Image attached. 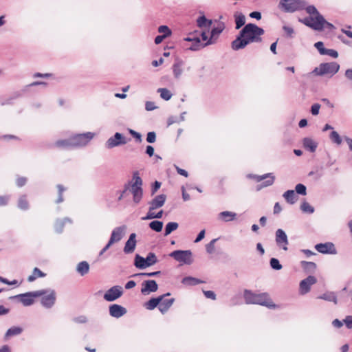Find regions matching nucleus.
<instances>
[{
  "instance_id": "obj_10",
  "label": "nucleus",
  "mask_w": 352,
  "mask_h": 352,
  "mask_svg": "<svg viewBox=\"0 0 352 352\" xmlns=\"http://www.w3.org/2000/svg\"><path fill=\"white\" fill-rule=\"evenodd\" d=\"M94 137V133L87 132L74 135L71 137L73 142V147L78 148L86 146Z\"/></svg>"
},
{
  "instance_id": "obj_37",
  "label": "nucleus",
  "mask_w": 352,
  "mask_h": 352,
  "mask_svg": "<svg viewBox=\"0 0 352 352\" xmlns=\"http://www.w3.org/2000/svg\"><path fill=\"white\" fill-rule=\"evenodd\" d=\"M300 263L306 272L313 273L316 269V264L314 262L302 261Z\"/></svg>"
},
{
  "instance_id": "obj_11",
  "label": "nucleus",
  "mask_w": 352,
  "mask_h": 352,
  "mask_svg": "<svg viewBox=\"0 0 352 352\" xmlns=\"http://www.w3.org/2000/svg\"><path fill=\"white\" fill-rule=\"evenodd\" d=\"M129 140V139H127L123 134L117 132L107 140L105 147L108 149H111L116 146L126 144Z\"/></svg>"
},
{
  "instance_id": "obj_23",
  "label": "nucleus",
  "mask_w": 352,
  "mask_h": 352,
  "mask_svg": "<svg viewBox=\"0 0 352 352\" xmlns=\"http://www.w3.org/2000/svg\"><path fill=\"white\" fill-rule=\"evenodd\" d=\"M304 10L310 15V16H307V18H312L311 22L316 21L318 16H322L314 5H307V1H305Z\"/></svg>"
},
{
  "instance_id": "obj_42",
  "label": "nucleus",
  "mask_w": 352,
  "mask_h": 352,
  "mask_svg": "<svg viewBox=\"0 0 352 352\" xmlns=\"http://www.w3.org/2000/svg\"><path fill=\"white\" fill-rule=\"evenodd\" d=\"M179 227V224L177 222H168L164 230V236L169 235L172 232L176 230Z\"/></svg>"
},
{
  "instance_id": "obj_46",
  "label": "nucleus",
  "mask_w": 352,
  "mask_h": 352,
  "mask_svg": "<svg viewBox=\"0 0 352 352\" xmlns=\"http://www.w3.org/2000/svg\"><path fill=\"white\" fill-rule=\"evenodd\" d=\"M148 267L155 264L157 262L156 255L153 252H149L145 258Z\"/></svg>"
},
{
  "instance_id": "obj_40",
  "label": "nucleus",
  "mask_w": 352,
  "mask_h": 352,
  "mask_svg": "<svg viewBox=\"0 0 352 352\" xmlns=\"http://www.w3.org/2000/svg\"><path fill=\"white\" fill-rule=\"evenodd\" d=\"M17 206L22 210H27L29 209V203L27 199V195H23L19 197Z\"/></svg>"
},
{
  "instance_id": "obj_35",
  "label": "nucleus",
  "mask_w": 352,
  "mask_h": 352,
  "mask_svg": "<svg viewBox=\"0 0 352 352\" xmlns=\"http://www.w3.org/2000/svg\"><path fill=\"white\" fill-rule=\"evenodd\" d=\"M46 276V274L43 272L38 267H34L32 274L28 276V282H33L37 278H43Z\"/></svg>"
},
{
  "instance_id": "obj_3",
  "label": "nucleus",
  "mask_w": 352,
  "mask_h": 352,
  "mask_svg": "<svg viewBox=\"0 0 352 352\" xmlns=\"http://www.w3.org/2000/svg\"><path fill=\"white\" fill-rule=\"evenodd\" d=\"M132 182H130L129 190L133 195V201L135 204H138L143 197L142 184L143 182L139 175L138 171H135L133 173Z\"/></svg>"
},
{
  "instance_id": "obj_58",
  "label": "nucleus",
  "mask_w": 352,
  "mask_h": 352,
  "mask_svg": "<svg viewBox=\"0 0 352 352\" xmlns=\"http://www.w3.org/2000/svg\"><path fill=\"white\" fill-rule=\"evenodd\" d=\"M323 55H327V56H331L334 58H338V53L336 50H333V49H325L324 52V54Z\"/></svg>"
},
{
  "instance_id": "obj_43",
  "label": "nucleus",
  "mask_w": 352,
  "mask_h": 352,
  "mask_svg": "<svg viewBox=\"0 0 352 352\" xmlns=\"http://www.w3.org/2000/svg\"><path fill=\"white\" fill-rule=\"evenodd\" d=\"M149 228L153 231L160 232L163 228V222L157 220L153 221L149 223Z\"/></svg>"
},
{
  "instance_id": "obj_14",
  "label": "nucleus",
  "mask_w": 352,
  "mask_h": 352,
  "mask_svg": "<svg viewBox=\"0 0 352 352\" xmlns=\"http://www.w3.org/2000/svg\"><path fill=\"white\" fill-rule=\"evenodd\" d=\"M275 241L278 246L284 250H287L289 244L288 238L285 232L282 229H278L275 233Z\"/></svg>"
},
{
  "instance_id": "obj_50",
  "label": "nucleus",
  "mask_w": 352,
  "mask_h": 352,
  "mask_svg": "<svg viewBox=\"0 0 352 352\" xmlns=\"http://www.w3.org/2000/svg\"><path fill=\"white\" fill-rule=\"evenodd\" d=\"M270 267L275 270H280L283 268L282 265L280 263L278 259L276 258H272L270 260Z\"/></svg>"
},
{
  "instance_id": "obj_56",
  "label": "nucleus",
  "mask_w": 352,
  "mask_h": 352,
  "mask_svg": "<svg viewBox=\"0 0 352 352\" xmlns=\"http://www.w3.org/2000/svg\"><path fill=\"white\" fill-rule=\"evenodd\" d=\"M158 32L160 33H162V35H166V36H168L171 34V30L166 25H160L158 28Z\"/></svg>"
},
{
  "instance_id": "obj_48",
  "label": "nucleus",
  "mask_w": 352,
  "mask_h": 352,
  "mask_svg": "<svg viewBox=\"0 0 352 352\" xmlns=\"http://www.w3.org/2000/svg\"><path fill=\"white\" fill-rule=\"evenodd\" d=\"M329 138L333 142L336 143L338 145H340L342 143V138H340L338 133L336 131H333L330 133Z\"/></svg>"
},
{
  "instance_id": "obj_51",
  "label": "nucleus",
  "mask_w": 352,
  "mask_h": 352,
  "mask_svg": "<svg viewBox=\"0 0 352 352\" xmlns=\"http://www.w3.org/2000/svg\"><path fill=\"white\" fill-rule=\"evenodd\" d=\"M129 188H130V182H128L126 184H125L124 185V189L122 190H118L117 191V194L119 195L118 197V201H121L123 197H124L126 192L129 190Z\"/></svg>"
},
{
  "instance_id": "obj_53",
  "label": "nucleus",
  "mask_w": 352,
  "mask_h": 352,
  "mask_svg": "<svg viewBox=\"0 0 352 352\" xmlns=\"http://www.w3.org/2000/svg\"><path fill=\"white\" fill-rule=\"evenodd\" d=\"M295 190L296 193L301 195H305L307 194V188L302 184H298L295 187Z\"/></svg>"
},
{
  "instance_id": "obj_13",
  "label": "nucleus",
  "mask_w": 352,
  "mask_h": 352,
  "mask_svg": "<svg viewBox=\"0 0 352 352\" xmlns=\"http://www.w3.org/2000/svg\"><path fill=\"white\" fill-rule=\"evenodd\" d=\"M123 294L121 286L116 285L109 289L104 295V299L108 302H112L120 298Z\"/></svg>"
},
{
  "instance_id": "obj_15",
  "label": "nucleus",
  "mask_w": 352,
  "mask_h": 352,
  "mask_svg": "<svg viewBox=\"0 0 352 352\" xmlns=\"http://www.w3.org/2000/svg\"><path fill=\"white\" fill-rule=\"evenodd\" d=\"M317 280L314 276H309L300 283V293L302 295L306 294L310 291L311 286L316 283Z\"/></svg>"
},
{
  "instance_id": "obj_17",
  "label": "nucleus",
  "mask_w": 352,
  "mask_h": 352,
  "mask_svg": "<svg viewBox=\"0 0 352 352\" xmlns=\"http://www.w3.org/2000/svg\"><path fill=\"white\" fill-rule=\"evenodd\" d=\"M141 293L143 295L149 294L151 292H155L158 289V285L155 280H144L142 283Z\"/></svg>"
},
{
  "instance_id": "obj_16",
  "label": "nucleus",
  "mask_w": 352,
  "mask_h": 352,
  "mask_svg": "<svg viewBox=\"0 0 352 352\" xmlns=\"http://www.w3.org/2000/svg\"><path fill=\"white\" fill-rule=\"evenodd\" d=\"M315 249L320 253L322 254H337V250L335 245L331 242H327L324 243H318L315 245Z\"/></svg>"
},
{
  "instance_id": "obj_8",
  "label": "nucleus",
  "mask_w": 352,
  "mask_h": 352,
  "mask_svg": "<svg viewBox=\"0 0 352 352\" xmlns=\"http://www.w3.org/2000/svg\"><path fill=\"white\" fill-rule=\"evenodd\" d=\"M247 177L249 179H253L256 180L257 182H260L263 181L259 187H258L257 190H260L262 188H266L273 185L275 181V176L273 173H266L262 175H254V174H248Z\"/></svg>"
},
{
  "instance_id": "obj_36",
  "label": "nucleus",
  "mask_w": 352,
  "mask_h": 352,
  "mask_svg": "<svg viewBox=\"0 0 352 352\" xmlns=\"http://www.w3.org/2000/svg\"><path fill=\"white\" fill-rule=\"evenodd\" d=\"M89 265L87 261H81L77 265L76 271L81 276H85L89 272Z\"/></svg>"
},
{
  "instance_id": "obj_19",
  "label": "nucleus",
  "mask_w": 352,
  "mask_h": 352,
  "mask_svg": "<svg viewBox=\"0 0 352 352\" xmlns=\"http://www.w3.org/2000/svg\"><path fill=\"white\" fill-rule=\"evenodd\" d=\"M109 315L111 317L119 318L126 314V309L118 304L111 305L109 307Z\"/></svg>"
},
{
  "instance_id": "obj_47",
  "label": "nucleus",
  "mask_w": 352,
  "mask_h": 352,
  "mask_svg": "<svg viewBox=\"0 0 352 352\" xmlns=\"http://www.w3.org/2000/svg\"><path fill=\"white\" fill-rule=\"evenodd\" d=\"M318 298L327 301H333L336 302V296L333 292L324 293L322 295L318 296Z\"/></svg>"
},
{
  "instance_id": "obj_25",
  "label": "nucleus",
  "mask_w": 352,
  "mask_h": 352,
  "mask_svg": "<svg viewBox=\"0 0 352 352\" xmlns=\"http://www.w3.org/2000/svg\"><path fill=\"white\" fill-rule=\"evenodd\" d=\"M213 43H214V41H212V40H208L207 42L202 43H201V39H197L195 42H193L192 43V45L188 47V49L191 51H198Z\"/></svg>"
},
{
  "instance_id": "obj_38",
  "label": "nucleus",
  "mask_w": 352,
  "mask_h": 352,
  "mask_svg": "<svg viewBox=\"0 0 352 352\" xmlns=\"http://www.w3.org/2000/svg\"><path fill=\"white\" fill-rule=\"evenodd\" d=\"M212 21L208 20L204 15H202L197 19V25L199 28H209L212 25Z\"/></svg>"
},
{
  "instance_id": "obj_60",
  "label": "nucleus",
  "mask_w": 352,
  "mask_h": 352,
  "mask_svg": "<svg viewBox=\"0 0 352 352\" xmlns=\"http://www.w3.org/2000/svg\"><path fill=\"white\" fill-rule=\"evenodd\" d=\"M156 140V133L154 131H151L147 133L146 142L148 143H154Z\"/></svg>"
},
{
  "instance_id": "obj_30",
  "label": "nucleus",
  "mask_w": 352,
  "mask_h": 352,
  "mask_svg": "<svg viewBox=\"0 0 352 352\" xmlns=\"http://www.w3.org/2000/svg\"><path fill=\"white\" fill-rule=\"evenodd\" d=\"M23 331V329L20 327L13 326L8 329L4 336V340H8V338L20 335Z\"/></svg>"
},
{
  "instance_id": "obj_26",
  "label": "nucleus",
  "mask_w": 352,
  "mask_h": 352,
  "mask_svg": "<svg viewBox=\"0 0 352 352\" xmlns=\"http://www.w3.org/2000/svg\"><path fill=\"white\" fill-rule=\"evenodd\" d=\"M234 18L236 24L235 28L236 30H239L243 26L244 27L245 25V16L242 12H235L234 14Z\"/></svg>"
},
{
  "instance_id": "obj_61",
  "label": "nucleus",
  "mask_w": 352,
  "mask_h": 352,
  "mask_svg": "<svg viewBox=\"0 0 352 352\" xmlns=\"http://www.w3.org/2000/svg\"><path fill=\"white\" fill-rule=\"evenodd\" d=\"M157 109V107L155 104V102L152 101H146L145 103V109L148 111H153Z\"/></svg>"
},
{
  "instance_id": "obj_49",
  "label": "nucleus",
  "mask_w": 352,
  "mask_h": 352,
  "mask_svg": "<svg viewBox=\"0 0 352 352\" xmlns=\"http://www.w3.org/2000/svg\"><path fill=\"white\" fill-rule=\"evenodd\" d=\"M57 187V189H58V199H56V204H60V203H62L63 201H64V199H63V192L64 191L66 190L65 188L61 185V184H58L56 186Z\"/></svg>"
},
{
  "instance_id": "obj_29",
  "label": "nucleus",
  "mask_w": 352,
  "mask_h": 352,
  "mask_svg": "<svg viewBox=\"0 0 352 352\" xmlns=\"http://www.w3.org/2000/svg\"><path fill=\"white\" fill-rule=\"evenodd\" d=\"M225 28V25L223 23H219L217 27L213 28L210 32V38L208 40H212V41H214L216 38L219 36V35L223 32Z\"/></svg>"
},
{
  "instance_id": "obj_62",
  "label": "nucleus",
  "mask_w": 352,
  "mask_h": 352,
  "mask_svg": "<svg viewBox=\"0 0 352 352\" xmlns=\"http://www.w3.org/2000/svg\"><path fill=\"white\" fill-rule=\"evenodd\" d=\"M315 47L318 50L319 53L321 55H323L324 52L325 50V47H324V43L322 41L316 42L314 44Z\"/></svg>"
},
{
  "instance_id": "obj_59",
  "label": "nucleus",
  "mask_w": 352,
  "mask_h": 352,
  "mask_svg": "<svg viewBox=\"0 0 352 352\" xmlns=\"http://www.w3.org/2000/svg\"><path fill=\"white\" fill-rule=\"evenodd\" d=\"M283 30L285 32L287 37L292 38L293 34H294V30L293 28L290 26L284 25L283 27Z\"/></svg>"
},
{
  "instance_id": "obj_1",
  "label": "nucleus",
  "mask_w": 352,
  "mask_h": 352,
  "mask_svg": "<svg viewBox=\"0 0 352 352\" xmlns=\"http://www.w3.org/2000/svg\"><path fill=\"white\" fill-rule=\"evenodd\" d=\"M264 32V30L256 25L248 23L241 30L239 35L232 42V48L234 50H239L245 48L251 43L261 42L262 38L261 36Z\"/></svg>"
},
{
  "instance_id": "obj_34",
  "label": "nucleus",
  "mask_w": 352,
  "mask_h": 352,
  "mask_svg": "<svg viewBox=\"0 0 352 352\" xmlns=\"http://www.w3.org/2000/svg\"><path fill=\"white\" fill-rule=\"evenodd\" d=\"M134 265L138 269H145L148 267L145 258L139 254H136L135 256Z\"/></svg>"
},
{
  "instance_id": "obj_9",
  "label": "nucleus",
  "mask_w": 352,
  "mask_h": 352,
  "mask_svg": "<svg viewBox=\"0 0 352 352\" xmlns=\"http://www.w3.org/2000/svg\"><path fill=\"white\" fill-rule=\"evenodd\" d=\"M169 256L184 264L190 265L193 262L192 254L190 250H175L170 252Z\"/></svg>"
},
{
  "instance_id": "obj_27",
  "label": "nucleus",
  "mask_w": 352,
  "mask_h": 352,
  "mask_svg": "<svg viewBox=\"0 0 352 352\" xmlns=\"http://www.w3.org/2000/svg\"><path fill=\"white\" fill-rule=\"evenodd\" d=\"M162 296L151 298L149 300L144 303V307L148 310H153L155 307H159V303L162 300Z\"/></svg>"
},
{
  "instance_id": "obj_31",
  "label": "nucleus",
  "mask_w": 352,
  "mask_h": 352,
  "mask_svg": "<svg viewBox=\"0 0 352 352\" xmlns=\"http://www.w3.org/2000/svg\"><path fill=\"white\" fill-rule=\"evenodd\" d=\"M302 143L305 148L312 153L316 151L318 144L311 138H305L303 139Z\"/></svg>"
},
{
  "instance_id": "obj_32",
  "label": "nucleus",
  "mask_w": 352,
  "mask_h": 352,
  "mask_svg": "<svg viewBox=\"0 0 352 352\" xmlns=\"http://www.w3.org/2000/svg\"><path fill=\"white\" fill-rule=\"evenodd\" d=\"M182 66L183 61L181 60H177L176 62L173 65V72L175 78H179L182 74Z\"/></svg>"
},
{
  "instance_id": "obj_39",
  "label": "nucleus",
  "mask_w": 352,
  "mask_h": 352,
  "mask_svg": "<svg viewBox=\"0 0 352 352\" xmlns=\"http://www.w3.org/2000/svg\"><path fill=\"white\" fill-rule=\"evenodd\" d=\"M219 217L224 221L228 222L234 220L236 217V214L233 212L223 211L219 214Z\"/></svg>"
},
{
  "instance_id": "obj_52",
  "label": "nucleus",
  "mask_w": 352,
  "mask_h": 352,
  "mask_svg": "<svg viewBox=\"0 0 352 352\" xmlns=\"http://www.w3.org/2000/svg\"><path fill=\"white\" fill-rule=\"evenodd\" d=\"M65 225V221H63V219H57L54 225L56 232L58 233H61L63 230Z\"/></svg>"
},
{
  "instance_id": "obj_12",
  "label": "nucleus",
  "mask_w": 352,
  "mask_h": 352,
  "mask_svg": "<svg viewBox=\"0 0 352 352\" xmlns=\"http://www.w3.org/2000/svg\"><path fill=\"white\" fill-rule=\"evenodd\" d=\"M45 290L47 291V293L41 296V304L46 309H51L55 305L56 293L53 289Z\"/></svg>"
},
{
  "instance_id": "obj_22",
  "label": "nucleus",
  "mask_w": 352,
  "mask_h": 352,
  "mask_svg": "<svg viewBox=\"0 0 352 352\" xmlns=\"http://www.w3.org/2000/svg\"><path fill=\"white\" fill-rule=\"evenodd\" d=\"M136 234L131 233L126 241L124 247V252L125 254H131L134 252L136 245Z\"/></svg>"
},
{
  "instance_id": "obj_45",
  "label": "nucleus",
  "mask_w": 352,
  "mask_h": 352,
  "mask_svg": "<svg viewBox=\"0 0 352 352\" xmlns=\"http://www.w3.org/2000/svg\"><path fill=\"white\" fill-rule=\"evenodd\" d=\"M300 209L305 213L312 214L314 212V208L307 201H304L301 204Z\"/></svg>"
},
{
  "instance_id": "obj_20",
  "label": "nucleus",
  "mask_w": 352,
  "mask_h": 352,
  "mask_svg": "<svg viewBox=\"0 0 352 352\" xmlns=\"http://www.w3.org/2000/svg\"><path fill=\"white\" fill-rule=\"evenodd\" d=\"M126 228L125 226H121L114 228L111 232L109 241L112 244L120 241L124 234Z\"/></svg>"
},
{
  "instance_id": "obj_28",
  "label": "nucleus",
  "mask_w": 352,
  "mask_h": 352,
  "mask_svg": "<svg viewBox=\"0 0 352 352\" xmlns=\"http://www.w3.org/2000/svg\"><path fill=\"white\" fill-rule=\"evenodd\" d=\"M283 196L286 201L289 204H295L298 199V196L293 190H288L285 191Z\"/></svg>"
},
{
  "instance_id": "obj_41",
  "label": "nucleus",
  "mask_w": 352,
  "mask_h": 352,
  "mask_svg": "<svg viewBox=\"0 0 352 352\" xmlns=\"http://www.w3.org/2000/svg\"><path fill=\"white\" fill-rule=\"evenodd\" d=\"M182 283L186 285H197L204 283V281L192 276H186L182 279Z\"/></svg>"
},
{
  "instance_id": "obj_24",
  "label": "nucleus",
  "mask_w": 352,
  "mask_h": 352,
  "mask_svg": "<svg viewBox=\"0 0 352 352\" xmlns=\"http://www.w3.org/2000/svg\"><path fill=\"white\" fill-rule=\"evenodd\" d=\"M38 85H43L45 87H46L47 85V83L45 82H43V81H35V82H33L28 85H26L21 91H16L15 92L11 99H15V98H19L22 96V93L21 92H25L28 90V89L30 87H35V86H38Z\"/></svg>"
},
{
  "instance_id": "obj_63",
  "label": "nucleus",
  "mask_w": 352,
  "mask_h": 352,
  "mask_svg": "<svg viewBox=\"0 0 352 352\" xmlns=\"http://www.w3.org/2000/svg\"><path fill=\"white\" fill-rule=\"evenodd\" d=\"M161 182L155 181L151 187V195H154L161 186Z\"/></svg>"
},
{
  "instance_id": "obj_55",
  "label": "nucleus",
  "mask_w": 352,
  "mask_h": 352,
  "mask_svg": "<svg viewBox=\"0 0 352 352\" xmlns=\"http://www.w3.org/2000/svg\"><path fill=\"white\" fill-rule=\"evenodd\" d=\"M217 240L218 239H214L206 245V250L208 254H212L214 252V244Z\"/></svg>"
},
{
  "instance_id": "obj_6",
  "label": "nucleus",
  "mask_w": 352,
  "mask_h": 352,
  "mask_svg": "<svg viewBox=\"0 0 352 352\" xmlns=\"http://www.w3.org/2000/svg\"><path fill=\"white\" fill-rule=\"evenodd\" d=\"M340 69V65L336 62L324 63L316 67L312 73L316 76L329 75L330 77L334 76Z\"/></svg>"
},
{
  "instance_id": "obj_44",
  "label": "nucleus",
  "mask_w": 352,
  "mask_h": 352,
  "mask_svg": "<svg viewBox=\"0 0 352 352\" xmlns=\"http://www.w3.org/2000/svg\"><path fill=\"white\" fill-rule=\"evenodd\" d=\"M157 92L160 94V97L165 100H169L172 97L171 92L166 88H159Z\"/></svg>"
},
{
  "instance_id": "obj_18",
  "label": "nucleus",
  "mask_w": 352,
  "mask_h": 352,
  "mask_svg": "<svg viewBox=\"0 0 352 352\" xmlns=\"http://www.w3.org/2000/svg\"><path fill=\"white\" fill-rule=\"evenodd\" d=\"M170 293H166L163 295H161L162 299L160 301V303H159L158 309L160 311L162 314H165L168 311L169 308L173 305V302H175V298H165L166 296H170Z\"/></svg>"
},
{
  "instance_id": "obj_4",
  "label": "nucleus",
  "mask_w": 352,
  "mask_h": 352,
  "mask_svg": "<svg viewBox=\"0 0 352 352\" xmlns=\"http://www.w3.org/2000/svg\"><path fill=\"white\" fill-rule=\"evenodd\" d=\"M311 19L312 18L298 19V21L316 31H322L324 28H327L331 30L336 28L332 23L327 21L323 16H318L316 21L314 22H311Z\"/></svg>"
},
{
  "instance_id": "obj_7",
  "label": "nucleus",
  "mask_w": 352,
  "mask_h": 352,
  "mask_svg": "<svg viewBox=\"0 0 352 352\" xmlns=\"http://www.w3.org/2000/svg\"><path fill=\"white\" fill-rule=\"evenodd\" d=\"M46 293L45 289H41L10 296V298L18 299L24 306H30L34 304L35 298L40 297Z\"/></svg>"
},
{
  "instance_id": "obj_21",
  "label": "nucleus",
  "mask_w": 352,
  "mask_h": 352,
  "mask_svg": "<svg viewBox=\"0 0 352 352\" xmlns=\"http://www.w3.org/2000/svg\"><path fill=\"white\" fill-rule=\"evenodd\" d=\"M166 199V195L164 194L159 195L155 197V198L148 202L150 206V210H154L162 207L165 204Z\"/></svg>"
},
{
  "instance_id": "obj_5",
  "label": "nucleus",
  "mask_w": 352,
  "mask_h": 352,
  "mask_svg": "<svg viewBox=\"0 0 352 352\" xmlns=\"http://www.w3.org/2000/svg\"><path fill=\"white\" fill-rule=\"evenodd\" d=\"M305 0H280L278 8L286 13L304 10Z\"/></svg>"
},
{
  "instance_id": "obj_64",
  "label": "nucleus",
  "mask_w": 352,
  "mask_h": 352,
  "mask_svg": "<svg viewBox=\"0 0 352 352\" xmlns=\"http://www.w3.org/2000/svg\"><path fill=\"white\" fill-rule=\"evenodd\" d=\"M343 322L349 329H352V316H347L344 320Z\"/></svg>"
},
{
  "instance_id": "obj_33",
  "label": "nucleus",
  "mask_w": 352,
  "mask_h": 352,
  "mask_svg": "<svg viewBox=\"0 0 352 352\" xmlns=\"http://www.w3.org/2000/svg\"><path fill=\"white\" fill-rule=\"evenodd\" d=\"M55 146L58 148H73V142L71 137L65 140H60L55 142Z\"/></svg>"
},
{
  "instance_id": "obj_2",
  "label": "nucleus",
  "mask_w": 352,
  "mask_h": 352,
  "mask_svg": "<svg viewBox=\"0 0 352 352\" xmlns=\"http://www.w3.org/2000/svg\"><path fill=\"white\" fill-rule=\"evenodd\" d=\"M244 299L247 304H258L269 308L274 307L275 305L266 293L254 294L250 290L244 291Z\"/></svg>"
},
{
  "instance_id": "obj_54",
  "label": "nucleus",
  "mask_w": 352,
  "mask_h": 352,
  "mask_svg": "<svg viewBox=\"0 0 352 352\" xmlns=\"http://www.w3.org/2000/svg\"><path fill=\"white\" fill-rule=\"evenodd\" d=\"M161 274L160 271H156L153 272H142L133 274V276H148V277H153V276H157Z\"/></svg>"
},
{
  "instance_id": "obj_57",
  "label": "nucleus",
  "mask_w": 352,
  "mask_h": 352,
  "mask_svg": "<svg viewBox=\"0 0 352 352\" xmlns=\"http://www.w3.org/2000/svg\"><path fill=\"white\" fill-rule=\"evenodd\" d=\"M163 215V210H160L157 213H156L155 215H146L145 217H143L142 218V220H148V219H161Z\"/></svg>"
}]
</instances>
